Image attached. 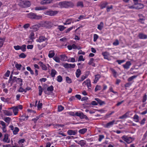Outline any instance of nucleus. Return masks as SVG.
<instances>
[{
    "instance_id": "obj_50",
    "label": "nucleus",
    "mask_w": 147,
    "mask_h": 147,
    "mask_svg": "<svg viewBox=\"0 0 147 147\" xmlns=\"http://www.w3.org/2000/svg\"><path fill=\"white\" fill-rule=\"evenodd\" d=\"M77 6H78L80 7H83V2L81 1L78 2L77 4Z\"/></svg>"
},
{
    "instance_id": "obj_59",
    "label": "nucleus",
    "mask_w": 147,
    "mask_h": 147,
    "mask_svg": "<svg viewBox=\"0 0 147 147\" xmlns=\"http://www.w3.org/2000/svg\"><path fill=\"white\" fill-rule=\"evenodd\" d=\"M136 3H135L134 5L131 6H128V7L129 9H136Z\"/></svg>"
},
{
    "instance_id": "obj_12",
    "label": "nucleus",
    "mask_w": 147,
    "mask_h": 147,
    "mask_svg": "<svg viewBox=\"0 0 147 147\" xmlns=\"http://www.w3.org/2000/svg\"><path fill=\"white\" fill-rule=\"evenodd\" d=\"M102 55L104 56L105 59H107L108 60H110V59L109 57L110 54L109 52H103L102 53Z\"/></svg>"
},
{
    "instance_id": "obj_1",
    "label": "nucleus",
    "mask_w": 147,
    "mask_h": 147,
    "mask_svg": "<svg viewBox=\"0 0 147 147\" xmlns=\"http://www.w3.org/2000/svg\"><path fill=\"white\" fill-rule=\"evenodd\" d=\"M59 5L62 7L67 8L68 7H72L73 6V4L70 2H61L59 3Z\"/></svg>"
},
{
    "instance_id": "obj_26",
    "label": "nucleus",
    "mask_w": 147,
    "mask_h": 147,
    "mask_svg": "<svg viewBox=\"0 0 147 147\" xmlns=\"http://www.w3.org/2000/svg\"><path fill=\"white\" fill-rule=\"evenodd\" d=\"M1 99L2 101L5 102H8L10 100V99L9 98H5L3 97H1Z\"/></svg>"
},
{
    "instance_id": "obj_28",
    "label": "nucleus",
    "mask_w": 147,
    "mask_h": 147,
    "mask_svg": "<svg viewBox=\"0 0 147 147\" xmlns=\"http://www.w3.org/2000/svg\"><path fill=\"white\" fill-rule=\"evenodd\" d=\"M4 114L7 116H11L12 115L11 112L8 110H5L3 112Z\"/></svg>"
},
{
    "instance_id": "obj_4",
    "label": "nucleus",
    "mask_w": 147,
    "mask_h": 147,
    "mask_svg": "<svg viewBox=\"0 0 147 147\" xmlns=\"http://www.w3.org/2000/svg\"><path fill=\"white\" fill-rule=\"evenodd\" d=\"M22 109V106L21 105H19L16 107H13L10 108L12 109L13 112L15 115H16L18 113L19 111V109Z\"/></svg>"
},
{
    "instance_id": "obj_9",
    "label": "nucleus",
    "mask_w": 147,
    "mask_h": 147,
    "mask_svg": "<svg viewBox=\"0 0 147 147\" xmlns=\"http://www.w3.org/2000/svg\"><path fill=\"white\" fill-rule=\"evenodd\" d=\"M57 13V11H48L45 12H44V14L47 15H49L50 16H53L56 14Z\"/></svg>"
},
{
    "instance_id": "obj_46",
    "label": "nucleus",
    "mask_w": 147,
    "mask_h": 147,
    "mask_svg": "<svg viewBox=\"0 0 147 147\" xmlns=\"http://www.w3.org/2000/svg\"><path fill=\"white\" fill-rule=\"evenodd\" d=\"M18 91L19 92H26V90L24 89H23L22 88V86H20V88H19Z\"/></svg>"
},
{
    "instance_id": "obj_30",
    "label": "nucleus",
    "mask_w": 147,
    "mask_h": 147,
    "mask_svg": "<svg viewBox=\"0 0 147 147\" xmlns=\"http://www.w3.org/2000/svg\"><path fill=\"white\" fill-rule=\"evenodd\" d=\"M47 8L46 7L42 6V7H40V6H38V7H35V9L36 10H44V9H46Z\"/></svg>"
},
{
    "instance_id": "obj_60",
    "label": "nucleus",
    "mask_w": 147,
    "mask_h": 147,
    "mask_svg": "<svg viewBox=\"0 0 147 147\" xmlns=\"http://www.w3.org/2000/svg\"><path fill=\"white\" fill-rule=\"evenodd\" d=\"M119 44V41L117 40H115L113 43V45L114 46H117Z\"/></svg>"
},
{
    "instance_id": "obj_38",
    "label": "nucleus",
    "mask_w": 147,
    "mask_h": 147,
    "mask_svg": "<svg viewBox=\"0 0 147 147\" xmlns=\"http://www.w3.org/2000/svg\"><path fill=\"white\" fill-rule=\"evenodd\" d=\"M76 77L78 78L81 74V70L80 69L77 70L76 73Z\"/></svg>"
},
{
    "instance_id": "obj_15",
    "label": "nucleus",
    "mask_w": 147,
    "mask_h": 147,
    "mask_svg": "<svg viewBox=\"0 0 147 147\" xmlns=\"http://www.w3.org/2000/svg\"><path fill=\"white\" fill-rule=\"evenodd\" d=\"M130 112L129 111H128L126 112L125 114H124L122 116H120L119 117V119H125L127 117H129V113Z\"/></svg>"
},
{
    "instance_id": "obj_39",
    "label": "nucleus",
    "mask_w": 147,
    "mask_h": 147,
    "mask_svg": "<svg viewBox=\"0 0 147 147\" xmlns=\"http://www.w3.org/2000/svg\"><path fill=\"white\" fill-rule=\"evenodd\" d=\"M25 142V140L24 139H21L18 141V143L20 145L23 146V143L24 142Z\"/></svg>"
},
{
    "instance_id": "obj_64",
    "label": "nucleus",
    "mask_w": 147,
    "mask_h": 147,
    "mask_svg": "<svg viewBox=\"0 0 147 147\" xmlns=\"http://www.w3.org/2000/svg\"><path fill=\"white\" fill-rule=\"evenodd\" d=\"M69 61L71 62H74L75 61V59L74 58L72 57L68 59Z\"/></svg>"
},
{
    "instance_id": "obj_7",
    "label": "nucleus",
    "mask_w": 147,
    "mask_h": 147,
    "mask_svg": "<svg viewBox=\"0 0 147 147\" xmlns=\"http://www.w3.org/2000/svg\"><path fill=\"white\" fill-rule=\"evenodd\" d=\"M82 85L83 86L86 85L88 89H90L91 87V85L90 80L89 79H88L84 81L82 83Z\"/></svg>"
},
{
    "instance_id": "obj_43",
    "label": "nucleus",
    "mask_w": 147,
    "mask_h": 147,
    "mask_svg": "<svg viewBox=\"0 0 147 147\" xmlns=\"http://www.w3.org/2000/svg\"><path fill=\"white\" fill-rule=\"evenodd\" d=\"M72 22V19H67L66 20L65 23H64V25H68L71 24Z\"/></svg>"
},
{
    "instance_id": "obj_48",
    "label": "nucleus",
    "mask_w": 147,
    "mask_h": 147,
    "mask_svg": "<svg viewBox=\"0 0 147 147\" xmlns=\"http://www.w3.org/2000/svg\"><path fill=\"white\" fill-rule=\"evenodd\" d=\"M137 76H133L129 77L128 79V80L129 82L131 81L133 79H135L136 77Z\"/></svg>"
},
{
    "instance_id": "obj_47",
    "label": "nucleus",
    "mask_w": 147,
    "mask_h": 147,
    "mask_svg": "<svg viewBox=\"0 0 147 147\" xmlns=\"http://www.w3.org/2000/svg\"><path fill=\"white\" fill-rule=\"evenodd\" d=\"M101 86L98 85H97L95 87V91H96L98 90H101Z\"/></svg>"
},
{
    "instance_id": "obj_49",
    "label": "nucleus",
    "mask_w": 147,
    "mask_h": 147,
    "mask_svg": "<svg viewBox=\"0 0 147 147\" xmlns=\"http://www.w3.org/2000/svg\"><path fill=\"white\" fill-rule=\"evenodd\" d=\"M98 37V36L96 34H94L93 36V41L94 42H96Z\"/></svg>"
},
{
    "instance_id": "obj_41",
    "label": "nucleus",
    "mask_w": 147,
    "mask_h": 147,
    "mask_svg": "<svg viewBox=\"0 0 147 147\" xmlns=\"http://www.w3.org/2000/svg\"><path fill=\"white\" fill-rule=\"evenodd\" d=\"M26 45H22L21 46H20V49L23 52L25 51L26 49Z\"/></svg>"
},
{
    "instance_id": "obj_8",
    "label": "nucleus",
    "mask_w": 147,
    "mask_h": 147,
    "mask_svg": "<svg viewBox=\"0 0 147 147\" xmlns=\"http://www.w3.org/2000/svg\"><path fill=\"white\" fill-rule=\"evenodd\" d=\"M0 128L2 129L3 132H5L7 131L5 123L3 121H0Z\"/></svg>"
},
{
    "instance_id": "obj_34",
    "label": "nucleus",
    "mask_w": 147,
    "mask_h": 147,
    "mask_svg": "<svg viewBox=\"0 0 147 147\" xmlns=\"http://www.w3.org/2000/svg\"><path fill=\"white\" fill-rule=\"evenodd\" d=\"M19 129L17 127H15L14 128V130H13V132L14 135H16L18 133L19 131Z\"/></svg>"
},
{
    "instance_id": "obj_37",
    "label": "nucleus",
    "mask_w": 147,
    "mask_h": 147,
    "mask_svg": "<svg viewBox=\"0 0 147 147\" xmlns=\"http://www.w3.org/2000/svg\"><path fill=\"white\" fill-rule=\"evenodd\" d=\"M133 118L134 120V121L136 122H138L139 121V117L138 115H135L134 117Z\"/></svg>"
},
{
    "instance_id": "obj_32",
    "label": "nucleus",
    "mask_w": 147,
    "mask_h": 147,
    "mask_svg": "<svg viewBox=\"0 0 147 147\" xmlns=\"http://www.w3.org/2000/svg\"><path fill=\"white\" fill-rule=\"evenodd\" d=\"M87 131V129L86 128H83L79 130V133L82 134H84Z\"/></svg>"
},
{
    "instance_id": "obj_18",
    "label": "nucleus",
    "mask_w": 147,
    "mask_h": 147,
    "mask_svg": "<svg viewBox=\"0 0 147 147\" xmlns=\"http://www.w3.org/2000/svg\"><path fill=\"white\" fill-rule=\"evenodd\" d=\"M57 74V71L54 69H52L51 71V75L53 78H54L55 76V75Z\"/></svg>"
},
{
    "instance_id": "obj_31",
    "label": "nucleus",
    "mask_w": 147,
    "mask_h": 147,
    "mask_svg": "<svg viewBox=\"0 0 147 147\" xmlns=\"http://www.w3.org/2000/svg\"><path fill=\"white\" fill-rule=\"evenodd\" d=\"M61 58V60L63 61H66L67 60V57L64 55H61L60 56Z\"/></svg>"
},
{
    "instance_id": "obj_5",
    "label": "nucleus",
    "mask_w": 147,
    "mask_h": 147,
    "mask_svg": "<svg viewBox=\"0 0 147 147\" xmlns=\"http://www.w3.org/2000/svg\"><path fill=\"white\" fill-rule=\"evenodd\" d=\"M19 5L23 7H27L30 6V2L29 1H21L19 3Z\"/></svg>"
},
{
    "instance_id": "obj_40",
    "label": "nucleus",
    "mask_w": 147,
    "mask_h": 147,
    "mask_svg": "<svg viewBox=\"0 0 147 147\" xmlns=\"http://www.w3.org/2000/svg\"><path fill=\"white\" fill-rule=\"evenodd\" d=\"M88 76L86 75L82 76L80 80H79V81L82 82L84 80L87 78Z\"/></svg>"
},
{
    "instance_id": "obj_51",
    "label": "nucleus",
    "mask_w": 147,
    "mask_h": 147,
    "mask_svg": "<svg viewBox=\"0 0 147 147\" xmlns=\"http://www.w3.org/2000/svg\"><path fill=\"white\" fill-rule=\"evenodd\" d=\"M66 80L67 83L70 84L72 82L71 79L68 77H66Z\"/></svg>"
},
{
    "instance_id": "obj_23",
    "label": "nucleus",
    "mask_w": 147,
    "mask_h": 147,
    "mask_svg": "<svg viewBox=\"0 0 147 147\" xmlns=\"http://www.w3.org/2000/svg\"><path fill=\"white\" fill-rule=\"evenodd\" d=\"M144 5L140 3L136 4V9H139L143 7Z\"/></svg>"
},
{
    "instance_id": "obj_62",
    "label": "nucleus",
    "mask_w": 147,
    "mask_h": 147,
    "mask_svg": "<svg viewBox=\"0 0 147 147\" xmlns=\"http://www.w3.org/2000/svg\"><path fill=\"white\" fill-rule=\"evenodd\" d=\"M34 33L33 32H32L30 35V38L31 39H33L34 37Z\"/></svg>"
},
{
    "instance_id": "obj_53",
    "label": "nucleus",
    "mask_w": 147,
    "mask_h": 147,
    "mask_svg": "<svg viewBox=\"0 0 147 147\" xmlns=\"http://www.w3.org/2000/svg\"><path fill=\"white\" fill-rule=\"evenodd\" d=\"M85 59L83 58V57L82 55H80L78 58V61H84Z\"/></svg>"
},
{
    "instance_id": "obj_17",
    "label": "nucleus",
    "mask_w": 147,
    "mask_h": 147,
    "mask_svg": "<svg viewBox=\"0 0 147 147\" xmlns=\"http://www.w3.org/2000/svg\"><path fill=\"white\" fill-rule=\"evenodd\" d=\"M46 39V38L43 36H40L38 39L36 40V41L41 42L45 41Z\"/></svg>"
},
{
    "instance_id": "obj_10",
    "label": "nucleus",
    "mask_w": 147,
    "mask_h": 147,
    "mask_svg": "<svg viewBox=\"0 0 147 147\" xmlns=\"http://www.w3.org/2000/svg\"><path fill=\"white\" fill-rule=\"evenodd\" d=\"M38 64L40 65V67H41L42 69L43 70L46 71L47 70V67L45 64H44L42 62H39Z\"/></svg>"
},
{
    "instance_id": "obj_2",
    "label": "nucleus",
    "mask_w": 147,
    "mask_h": 147,
    "mask_svg": "<svg viewBox=\"0 0 147 147\" xmlns=\"http://www.w3.org/2000/svg\"><path fill=\"white\" fill-rule=\"evenodd\" d=\"M121 138L125 142L128 144H129L133 141L134 138L132 137H129L126 136H124L122 137Z\"/></svg>"
},
{
    "instance_id": "obj_3",
    "label": "nucleus",
    "mask_w": 147,
    "mask_h": 147,
    "mask_svg": "<svg viewBox=\"0 0 147 147\" xmlns=\"http://www.w3.org/2000/svg\"><path fill=\"white\" fill-rule=\"evenodd\" d=\"M28 17L30 18L37 20L40 19L42 17L41 16L37 15L36 14L32 13H30L28 14Z\"/></svg>"
},
{
    "instance_id": "obj_29",
    "label": "nucleus",
    "mask_w": 147,
    "mask_h": 147,
    "mask_svg": "<svg viewBox=\"0 0 147 147\" xmlns=\"http://www.w3.org/2000/svg\"><path fill=\"white\" fill-rule=\"evenodd\" d=\"M100 76L99 75H97L95 76V78L94 80V83H96L98 80L100 78Z\"/></svg>"
},
{
    "instance_id": "obj_36",
    "label": "nucleus",
    "mask_w": 147,
    "mask_h": 147,
    "mask_svg": "<svg viewBox=\"0 0 147 147\" xmlns=\"http://www.w3.org/2000/svg\"><path fill=\"white\" fill-rule=\"evenodd\" d=\"M53 60L56 62L59 63L60 62V59L58 57H55L53 58Z\"/></svg>"
},
{
    "instance_id": "obj_24",
    "label": "nucleus",
    "mask_w": 147,
    "mask_h": 147,
    "mask_svg": "<svg viewBox=\"0 0 147 147\" xmlns=\"http://www.w3.org/2000/svg\"><path fill=\"white\" fill-rule=\"evenodd\" d=\"M104 26V24L102 22H101L98 25L97 28L100 30H101Z\"/></svg>"
},
{
    "instance_id": "obj_22",
    "label": "nucleus",
    "mask_w": 147,
    "mask_h": 147,
    "mask_svg": "<svg viewBox=\"0 0 147 147\" xmlns=\"http://www.w3.org/2000/svg\"><path fill=\"white\" fill-rule=\"evenodd\" d=\"M40 24L34 25L32 26V28L35 31H36L40 28Z\"/></svg>"
},
{
    "instance_id": "obj_33",
    "label": "nucleus",
    "mask_w": 147,
    "mask_h": 147,
    "mask_svg": "<svg viewBox=\"0 0 147 147\" xmlns=\"http://www.w3.org/2000/svg\"><path fill=\"white\" fill-rule=\"evenodd\" d=\"M17 83L20 85V86H22L23 84L22 83V79L19 78H18L17 80Z\"/></svg>"
},
{
    "instance_id": "obj_13",
    "label": "nucleus",
    "mask_w": 147,
    "mask_h": 147,
    "mask_svg": "<svg viewBox=\"0 0 147 147\" xmlns=\"http://www.w3.org/2000/svg\"><path fill=\"white\" fill-rule=\"evenodd\" d=\"M115 122V121L113 120L107 123L105 125V127L106 128H109L112 126Z\"/></svg>"
},
{
    "instance_id": "obj_6",
    "label": "nucleus",
    "mask_w": 147,
    "mask_h": 147,
    "mask_svg": "<svg viewBox=\"0 0 147 147\" xmlns=\"http://www.w3.org/2000/svg\"><path fill=\"white\" fill-rule=\"evenodd\" d=\"M75 115H76V116L79 117L81 119L85 118L86 120L88 119V118L87 116L86 115H84L82 112H76Z\"/></svg>"
},
{
    "instance_id": "obj_42",
    "label": "nucleus",
    "mask_w": 147,
    "mask_h": 147,
    "mask_svg": "<svg viewBox=\"0 0 147 147\" xmlns=\"http://www.w3.org/2000/svg\"><path fill=\"white\" fill-rule=\"evenodd\" d=\"M63 80L62 77L60 76L59 75L57 77V81L59 82H61Z\"/></svg>"
},
{
    "instance_id": "obj_63",
    "label": "nucleus",
    "mask_w": 147,
    "mask_h": 147,
    "mask_svg": "<svg viewBox=\"0 0 147 147\" xmlns=\"http://www.w3.org/2000/svg\"><path fill=\"white\" fill-rule=\"evenodd\" d=\"M104 138V136L103 135H100L99 136V138L98 140L100 142Z\"/></svg>"
},
{
    "instance_id": "obj_55",
    "label": "nucleus",
    "mask_w": 147,
    "mask_h": 147,
    "mask_svg": "<svg viewBox=\"0 0 147 147\" xmlns=\"http://www.w3.org/2000/svg\"><path fill=\"white\" fill-rule=\"evenodd\" d=\"M47 90L48 91H52L53 90V87L52 86H50L47 88Z\"/></svg>"
},
{
    "instance_id": "obj_20",
    "label": "nucleus",
    "mask_w": 147,
    "mask_h": 147,
    "mask_svg": "<svg viewBox=\"0 0 147 147\" xmlns=\"http://www.w3.org/2000/svg\"><path fill=\"white\" fill-rule=\"evenodd\" d=\"M55 55L54 52L53 51L51 50L49 52L48 56L50 58H52Z\"/></svg>"
},
{
    "instance_id": "obj_57",
    "label": "nucleus",
    "mask_w": 147,
    "mask_h": 147,
    "mask_svg": "<svg viewBox=\"0 0 147 147\" xmlns=\"http://www.w3.org/2000/svg\"><path fill=\"white\" fill-rule=\"evenodd\" d=\"M42 106V104L40 102V101H39L38 105L37 108L38 109H41Z\"/></svg>"
},
{
    "instance_id": "obj_52",
    "label": "nucleus",
    "mask_w": 147,
    "mask_h": 147,
    "mask_svg": "<svg viewBox=\"0 0 147 147\" xmlns=\"http://www.w3.org/2000/svg\"><path fill=\"white\" fill-rule=\"evenodd\" d=\"M19 57L21 58H24L26 57V55L24 53H22L19 55Z\"/></svg>"
},
{
    "instance_id": "obj_14",
    "label": "nucleus",
    "mask_w": 147,
    "mask_h": 147,
    "mask_svg": "<svg viewBox=\"0 0 147 147\" xmlns=\"http://www.w3.org/2000/svg\"><path fill=\"white\" fill-rule=\"evenodd\" d=\"M131 65V62L129 61H128L125 64L123 65V66L125 69H127L129 68Z\"/></svg>"
},
{
    "instance_id": "obj_19",
    "label": "nucleus",
    "mask_w": 147,
    "mask_h": 147,
    "mask_svg": "<svg viewBox=\"0 0 147 147\" xmlns=\"http://www.w3.org/2000/svg\"><path fill=\"white\" fill-rule=\"evenodd\" d=\"M53 0H43L40 3L42 4H49L51 3Z\"/></svg>"
},
{
    "instance_id": "obj_58",
    "label": "nucleus",
    "mask_w": 147,
    "mask_h": 147,
    "mask_svg": "<svg viewBox=\"0 0 147 147\" xmlns=\"http://www.w3.org/2000/svg\"><path fill=\"white\" fill-rule=\"evenodd\" d=\"M112 72L113 74V76L115 77H116L117 76V72H116L115 70L113 69H111Z\"/></svg>"
},
{
    "instance_id": "obj_11",
    "label": "nucleus",
    "mask_w": 147,
    "mask_h": 147,
    "mask_svg": "<svg viewBox=\"0 0 147 147\" xmlns=\"http://www.w3.org/2000/svg\"><path fill=\"white\" fill-rule=\"evenodd\" d=\"M77 131L76 130H68L67 131V133L69 135H75L77 134Z\"/></svg>"
},
{
    "instance_id": "obj_35",
    "label": "nucleus",
    "mask_w": 147,
    "mask_h": 147,
    "mask_svg": "<svg viewBox=\"0 0 147 147\" xmlns=\"http://www.w3.org/2000/svg\"><path fill=\"white\" fill-rule=\"evenodd\" d=\"M11 120V118L9 117H6L4 118L3 119V120L8 124L10 121Z\"/></svg>"
},
{
    "instance_id": "obj_45",
    "label": "nucleus",
    "mask_w": 147,
    "mask_h": 147,
    "mask_svg": "<svg viewBox=\"0 0 147 147\" xmlns=\"http://www.w3.org/2000/svg\"><path fill=\"white\" fill-rule=\"evenodd\" d=\"M39 90V95L41 96L42 92V89L41 86H39L38 87Z\"/></svg>"
},
{
    "instance_id": "obj_21",
    "label": "nucleus",
    "mask_w": 147,
    "mask_h": 147,
    "mask_svg": "<svg viewBox=\"0 0 147 147\" xmlns=\"http://www.w3.org/2000/svg\"><path fill=\"white\" fill-rule=\"evenodd\" d=\"M95 100L97 101L98 103L100 105H102L105 104V102L100 100L98 98H95Z\"/></svg>"
},
{
    "instance_id": "obj_16",
    "label": "nucleus",
    "mask_w": 147,
    "mask_h": 147,
    "mask_svg": "<svg viewBox=\"0 0 147 147\" xmlns=\"http://www.w3.org/2000/svg\"><path fill=\"white\" fill-rule=\"evenodd\" d=\"M3 141V142L7 143H9L10 142V140L9 139L8 135L7 134H6L4 135Z\"/></svg>"
},
{
    "instance_id": "obj_25",
    "label": "nucleus",
    "mask_w": 147,
    "mask_h": 147,
    "mask_svg": "<svg viewBox=\"0 0 147 147\" xmlns=\"http://www.w3.org/2000/svg\"><path fill=\"white\" fill-rule=\"evenodd\" d=\"M86 142L84 140H81L79 141V142L78 143V144L80 145L81 146L83 147L86 144Z\"/></svg>"
},
{
    "instance_id": "obj_44",
    "label": "nucleus",
    "mask_w": 147,
    "mask_h": 147,
    "mask_svg": "<svg viewBox=\"0 0 147 147\" xmlns=\"http://www.w3.org/2000/svg\"><path fill=\"white\" fill-rule=\"evenodd\" d=\"M66 27H65L63 26L60 25L58 26V29L60 30V31H63V30Z\"/></svg>"
},
{
    "instance_id": "obj_56",
    "label": "nucleus",
    "mask_w": 147,
    "mask_h": 147,
    "mask_svg": "<svg viewBox=\"0 0 147 147\" xmlns=\"http://www.w3.org/2000/svg\"><path fill=\"white\" fill-rule=\"evenodd\" d=\"M64 109V107L61 105L59 106L58 107V111H62Z\"/></svg>"
},
{
    "instance_id": "obj_61",
    "label": "nucleus",
    "mask_w": 147,
    "mask_h": 147,
    "mask_svg": "<svg viewBox=\"0 0 147 147\" xmlns=\"http://www.w3.org/2000/svg\"><path fill=\"white\" fill-rule=\"evenodd\" d=\"M94 61V59L93 58H91L90 59V61L88 63V64L89 65H91V64H92L93 63Z\"/></svg>"
},
{
    "instance_id": "obj_54",
    "label": "nucleus",
    "mask_w": 147,
    "mask_h": 147,
    "mask_svg": "<svg viewBox=\"0 0 147 147\" xmlns=\"http://www.w3.org/2000/svg\"><path fill=\"white\" fill-rule=\"evenodd\" d=\"M22 66V65L20 64H16L15 65L16 67L18 70H20Z\"/></svg>"
},
{
    "instance_id": "obj_27",
    "label": "nucleus",
    "mask_w": 147,
    "mask_h": 147,
    "mask_svg": "<svg viewBox=\"0 0 147 147\" xmlns=\"http://www.w3.org/2000/svg\"><path fill=\"white\" fill-rule=\"evenodd\" d=\"M139 37L140 39H144L147 38V36L141 33L139 35Z\"/></svg>"
}]
</instances>
